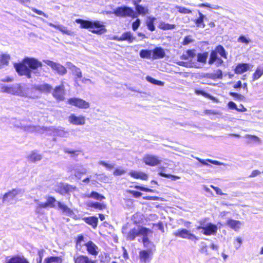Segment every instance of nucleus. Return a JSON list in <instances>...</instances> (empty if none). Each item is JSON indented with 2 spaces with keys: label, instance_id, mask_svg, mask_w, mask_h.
<instances>
[{
  "label": "nucleus",
  "instance_id": "nucleus-1",
  "mask_svg": "<svg viewBox=\"0 0 263 263\" xmlns=\"http://www.w3.org/2000/svg\"><path fill=\"white\" fill-rule=\"evenodd\" d=\"M42 63L34 58L26 57L21 62L14 63V67L20 76H25L27 78H31V74L36 76H41Z\"/></svg>",
  "mask_w": 263,
  "mask_h": 263
},
{
  "label": "nucleus",
  "instance_id": "nucleus-2",
  "mask_svg": "<svg viewBox=\"0 0 263 263\" xmlns=\"http://www.w3.org/2000/svg\"><path fill=\"white\" fill-rule=\"evenodd\" d=\"M76 23L80 24L81 28L88 29L93 33L102 34L106 32V29L103 23L100 21H90L80 18L76 19Z\"/></svg>",
  "mask_w": 263,
  "mask_h": 263
},
{
  "label": "nucleus",
  "instance_id": "nucleus-3",
  "mask_svg": "<svg viewBox=\"0 0 263 263\" xmlns=\"http://www.w3.org/2000/svg\"><path fill=\"white\" fill-rule=\"evenodd\" d=\"M117 16L121 17H137V15L136 14L134 10L127 6H121L117 7L114 11Z\"/></svg>",
  "mask_w": 263,
  "mask_h": 263
},
{
  "label": "nucleus",
  "instance_id": "nucleus-4",
  "mask_svg": "<svg viewBox=\"0 0 263 263\" xmlns=\"http://www.w3.org/2000/svg\"><path fill=\"white\" fill-rule=\"evenodd\" d=\"M43 62L49 66L52 70L60 76H64L67 73L66 67L60 63H58L48 60H44Z\"/></svg>",
  "mask_w": 263,
  "mask_h": 263
},
{
  "label": "nucleus",
  "instance_id": "nucleus-5",
  "mask_svg": "<svg viewBox=\"0 0 263 263\" xmlns=\"http://www.w3.org/2000/svg\"><path fill=\"white\" fill-rule=\"evenodd\" d=\"M173 234L177 237L194 241L195 242L198 240V237H197L194 234H192L190 231L185 229H178L173 233Z\"/></svg>",
  "mask_w": 263,
  "mask_h": 263
},
{
  "label": "nucleus",
  "instance_id": "nucleus-6",
  "mask_svg": "<svg viewBox=\"0 0 263 263\" xmlns=\"http://www.w3.org/2000/svg\"><path fill=\"white\" fill-rule=\"evenodd\" d=\"M23 192L20 189H13L11 191L6 193L3 198V202H7L10 204L15 202V198L17 195L22 194Z\"/></svg>",
  "mask_w": 263,
  "mask_h": 263
},
{
  "label": "nucleus",
  "instance_id": "nucleus-7",
  "mask_svg": "<svg viewBox=\"0 0 263 263\" xmlns=\"http://www.w3.org/2000/svg\"><path fill=\"white\" fill-rule=\"evenodd\" d=\"M197 229L198 230L202 229V231L201 232L204 235L209 236L215 234L217 233L218 228L215 224H212V223H208L206 225L198 226Z\"/></svg>",
  "mask_w": 263,
  "mask_h": 263
},
{
  "label": "nucleus",
  "instance_id": "nucleus-8",
  "mask_svg": "<svg viewBox=\"0 0 263 263\" xmlns=\"http://www.w3.org/2000/svg\"><path fill=\"white\" fill-rule=\"evenodd\" d=\"M143 161L146 165L155 166L160 164L161 160L157 156L152 154H145L143 157Z\"/></svg>",
  "mask_w": 263,
  "mask_h": 263
},
{
  "label": "nucleus",
  "instance_id": "nucleus-9",
  "mask_svg": "<svg viewBox=\"0 0 263 263\" xmlns=\"http://www.w3.org/2000/svg\"><path fill=\"white\" fill-rule=\"evenodd\" d=\"M68 103L81 109H88L90 107V104L88 102L80 98H70L68 100Z\"/></svg>",
  "mask_w": 263,
  "mask_h": 263
},
{
  "label": "nucleus",
  "instance_id": "nucleus-10",
  "mask_svg": "<svg viewBox=\"0 0 263 263\" xmlns=\"http://www.w3.org/2000/svg\"><path fill=\"white\" fill-rule=\"evenodd\" d=\"M147 231L145 227H137L131 229L127 235V239L130 240H133L137 236H140L141 234H145L144 232Z\"/></svg>",
  "mask_w": 263,
  "mask_h": 263
},
{
  "label": "nucleus",
  "instance_id": "nucleus-11",
  "mask_svg": "<svg viewBox=\"0 0 263 263\" xmlns=\"http://www.w3.org/2000/svg\"><path fill=\"white\" fill-rule=\"evenodd\" d=\"M68 121L75 125H83L85 123V118L83 116H77L74 114H71L68 117Z\"/></svg>",
  "mask_w": 263,
  "mask_h": 263
},
{
  "label": "nucleus",
  "instance_id": "nucleus-12",
  "mask_svg": "<svg viewBox=\"0 0 263 263\" xmlns=\"http://www.w3.org/2000/svg\"><path fill=\"white\" fill-rule=\"evenodd\" d=\"M66 66L71 71L72 74L76 77V81L82 78V73L79 68L77 67L70 62H67L66 63Z\"/></svg>",
  "mask_w": 263,
  "mask_h": 263
},
{
  "label": "nucleus",
  "instance_id": "nucleus-13",
  "mask_svg": "<svg viewBox=\"0 0 263 263\" xmlns=\"http://www.w3.org/2000/svg\"><path fill=\"white\" fill-rule=\"evenodd\" d=\"M53 97L59 101L63 100L64 99V86L63 84L57 86L53 91Z\"/></svg>",
  "mask_w": 263,
  "mask_h": 263
},
{
  "label": "nucleus",
  "instance_id": "nucleus-14",
  "mask_svg": "<svg viewBox=\"0 0 263 263\" xmlns=\"http://www.w3.org/2000/svg\"><path fill=\"white\" fill-rule=\"evenodd\" d=\"M47 24L52 27H53L58 30H59L60 31H61L62 33L68 35L72 36L73 35V32L72 31L68 29L67 27L62 25H55L51 23H47Z\"/></svg>",
  "mask_w": 263,
  "mask_h": 263
},
{
  "label": "nucleus",
  "instance_id": "nucleus-15",
  "mask_svg": "<svg viewBox=\"0 0 263 263\" xmlns=\"http://www.w3.org/2000/svg\"><path fill=\"white\" fill-rule=\"evenodd\" d=\"M76 188V186L68 184L62 183L59 186L58 192L62 195H65L74 191Z\"/></svg>",
  "mask_w": 263,
  "mask_h": 263
},
{
  "label": "nucleus",
  "instance_id": "nucleus-16",
  "mask_svg": "<svg viewBox=\"0 0 263 263\" xmlns=\"http://www.w3.org/2000/svg\"><path fill=\"white\" fill-rule=\"evenodd\" d=\"M165 55L164 50L161 47H156L152 50V59L154 60L162 59Z\"/></svg>",
  "mask_w": 263,
  "mask_h": 263
},
{
  "label": "nucleus",
  "instance_id": "nucleus-17",
  "mask_svg": "<svg viewBox=\"0 0 263 263\" xmlns=\"http://www.w3.org/2000/svg\"><path fill=\"white\" fill-rule=\"evenodd\" d=\"M16 126L21 127L25 131L28 132H34L39 131L40 127L39 126H34L31 125H25L24 123H20L18 124H16Z\"/></svg>",
  "mask_w": 263,
  "mask_h": 263
},
{
  "label": "nucleus",
  "instance_id": "nucleus-18",
  "mask_svg": "<svg viewBox=\"0 0 263 263\" xmlns=\"http://www.w3.org/2000/svg\"><path fill=\"white\" fill-rule=\"evenodd\" d=\"M85 245L89 254L92 255H97L98 254V248L93 242L89 241L85 243Z\"/></svg>",
  "mask_w": 263,
  "mask_h": 263
},
{
  "label": "nucleus",
  "instance_id": "nucleus-19",
  "mask_svg": "<svg viewBox=\"0 0 263 263\" xmlns=\"http://www.w3.org/2000/svg\"><path fill=\"white\" fill-rule=\"evenodd\" d=\"M128 174L135 179H140L142 180H147L148 179V175L142 172L132 171Z\"/></svg>",
  "mask_w": 263,
  "mask_h": 263
},
{
  "label": "nucleus",
  "instance_id": "nucleus-20",
  "mask_svg": "<svg viewBox=\"0 0 263 263\" xmlns=\"http://www.w3.org/2000/svg\"><path fill=\"white\" fill-rule=\"evenodd\" d=\"M199 17L193 20L197 27H200L204 28L205 26V24L204 23V20L206 19V17L205 15L203 14L199 11H198Z\"/></svg>",
  "mask_w": 263,
  "mask_h": 263
},
{
  "label": "nucleus",
  "instance_id": "nucleus-21",
  "mask_svg": "<svg viewBox=\"0 0 263 263\" xmlns=\"http://www.w3.org/2000/svg\"><path fill=\"white\" fill-rule=\"evenodd\" d=\"M227 224L235 231H238L240 229L242 223L239 220L229 219L227 220Z\"/></svg>",
  "mask_w": 263,
  "mask_h": 263
},
{
  "label": "nucleus",
  "instance_id": "nucleus-22",
  "mask_svg": "<svg viewBox=\"0 0 263 263\" xmlns=\"http://www.w3.org/2000/svg\"><path fill=\"white\" fill-rule=\"evenodd\" d=\"M249 69V65L247 63H239L238 64L234 71L236 74H241L247 71Z\"/></svg>",
  "mask_w": 263,
  "mask_h": 263
},
{
  "label": "nucleus",
  "instance_id": "nucleus-23",
  "mask_svg": "<svg viewBox=\"0 0 263 263\" xmlns=\"http://www.w3.org/2000/svg\"><path fill=\"white\" fill-rule=\"evenodd\" d=\"M83 220L89 225L92 226L95 229L98 225V219L97 217L91 216L88 217H84Z\"/></svg>",
  "mask_w": 263,
  "mask_h": 263
},
{
  "label": "nucleus",
  "instance_id": "nucleus-24",
  "mask_svg": "<svg viewBox=\"0 0 263 263\" xmlns=\"http://www.w3.org/2000/svg\"><path fill=\"white\" fill-rule=\"evenodd\" d=\"M74 263H95V261L89 259L87 256L80 255L74 257Z\"/></svg>",
  "mask_w": 263,
  "mask_h": 263
},
{
  "label": "nucleus",
  "instance_id": "nucleus-25",
  "mask_svg": "<svg viewBox=\"0 0 263 263\" xmlns=\"http://www.w3.org/2000/svg\"><path fill=\"white\" fill-rule=\"evenodd\" d=\"M196 159L197 160H198L199 161V162H200L202 164L207 165V166H212L210 164L206 163V162H209L211 163L212 164H213L214 165H227L222 162H220L216 161V160H212L211 159H207V160H205L201 159L198 157H196Z\"/></svg>",
  "mask_w": 263,
  "mask_h": 263
},
{
  "label": "nucleus",
  "instance_id": "nucleus-26",
  "mask_svg": "<svg viewBox=\"0 0 263 263\" xmlns=\"http://www.w3.org/2000/svg\"><path fill=\"white\" fill-rule=\"evenodd\" d=\"M151 251L143 250L139 252V258L141 262L147 263L148 261Z\"/></svg>",
  "mask_w": 263,
  "mask_h": 263
},
{
  "label": "nucleus",
  "instance_id": "nucleus-27",
  "mask_svg": "<svg viewBox=\"0 0 263 263\" xmlns=\"http://www.w3.org/2000/svg\"><path fill=\"white\" fill-rule=\"evenodd\" d=\"M36 88L37 90L45 93L49 92L52 89L51 86L48 84L39 85Z\"/></svg>",
  "mask_w": 263,
  "mask_h": 263
},
{
  "label": "nucleus",
  "instance_id": "nucleus-28",
  "mask_svg": "<svg viewBox=\"0 0 263 263\" xmlns=\"http://www.w3.org/2000/svg\"><path fill=\"white\" fill-rule=\"evenodd\" d=\"M121 41H127L129 43H132L135 39L133 34L130 32L123 33L121 36Z\"/></svg>",
  "mask_w": 263,
  "mask_h": 263
},
{
  "label": "nucleus",
  "instance_id": "nucleus-29",
  "mask_svg": "<svg viewBox=\"0 0 263 263\" xmlns=\"http://www.w3.org/2000/svg\"><path fill=\"white\" fill-rule=\"evenodd\" d=\"M42 156L36 152H32L28 156V160L31 162H36L41 160Z\"/></svg>",
  "mask_w": 263,
  "mask_h": 263
},
{
  "label": "nucleus",
  "instance_id": "nucleus-30",
  "mask_svg": "<svg viewBox=\"0 0 263 263\" xmlns=\"http://www.w3.org/2000/svg\"><path fill=\"white\" fill-rule=\"evenodd\" d=\"M206 77L212 79H221L222 78V72L220 69H217L215 73H206Z\"/></svg>",
  "mask_w": 263,
  "mask_h": 263
},
{
  "label": "nucleus",
  "instance_id": "nucleus-31",
  "mask_svg": "<svg viewBox=\"0 0 263 263\" xmlns=\"http://www.w3.org/2000/svg\"><path fill=\"white\" fill-rule=\"evenodd\" d=\"M135 9L139 15H145L149 13V10L146 7L139 5L135 7Z\"/></svg>",
  "mask_w": 263,
  "mask_h": 263
},
{
  "label": "nucleus",
  "instance_id": "nucleus-32",
  "mask_svg": "<svg viewBox=\"0 0 263 263\" xmlns=\"http://www.w3.org/2000/svg\"><path fill=\"white\" fill-rule=\"evenodd\" d=\"M139 55L141 58L150 59L152 57V50L142 49L140 51Z\"/></svg>",
  "mask_w": 263,
  "mask_h": 263
},
{
  "label": "nucleus",
  "instance_id": "nucleus-33",
  "mask_svg": "<svg viewBox=\"0 0 263 263\" xmlns=\"http://www.w3.org/2000/svg\"><path fill=\"white\" fill-rule=\"evenodd\" d=\"M196 56L194 50H188L186 51V53L183 54L181 56V59L184 60H187L190 59L194 58Z\"/></svg>",
  "mask_w": 263,
  "mask_h": 263
},
{
  "label": "nucleus",
  "instance_id": "nucleus-34",
  "mask_svg": "<svg viewBox=\"0 0 263 263\" xmlns=\"http://www.w3.org/2000/svg\"><path fill=\"white\" fill-rule=\"evenodd\" d=\"M43 209H46V205L43 202L38 201L35 210V213L40 215L44 214V211Z\"/></svg>",
  "mask_w": 263,
  "mask_h": 263
},
{
  "label": "nucleus",
  "instance_id": "nucleus-35",
  "mask_svg": "<svg viewBox=\"0 0 263 263\" xmlns=\"http://www.w3.org/2000/svg\"><path fill=\"white\" fill-rule=\"evenodd\" d=\"M62 259L60 257L58 256H51L48 258H46L44 263H61Z\"/></svg>",
  "mask_w": 263,
  "mask_h": 263
},
{
  "label": "nucleus",
  "instance_id": "nucleus-36",
  "mask_svg": "<svg viewBox=\"0 0 263 263\" xmlns=\"http://www.w3.org/2000/svg\"><path fill=\"white\" fill-rule=\"evenodd\" d=\"M87 198H91L98 200H102L105 199V197L96 192H92L90 194L85 196Z\"/></svg>",
  "mask_w": 263,
  "mask_h": 263
},
{
  "label": "nucleus",
  "instance_id": "nucleus-37",
  "mask_svg": "<svg viewBox=\"0 0 263 263\" xmlns=\"http://www.w3.org/2000/svg\"><path fill=\"white\" fill-rule=\"evenodd\" d=\"M20 96H25L26 93L25 92L22 86L20 85L16 84L14 85V95Z\"/></svg>",
  "mask_w": 263,
  "mask_h": 263
},
{
  "label": "nucleus",
  "instance_id": "nucleus-38",
  "mask_svg": "<svg viewBox=\"0 0 263 263\" xmlns=\"http://www.w3.org/2000/svg\"><path fill=\"white\" fill-rule=\"evenodd\" d=\"M57 203L59 208L60 209L63 213L68 215H70L72 213V211L67 205H65L63 203L58 201L57 202Z\"/></svg>",
  "mask_w": 263,
  "mask_h": 263
},
{
  "label": "nucleus",
  "instance_id": "nucleus-39",
  "mask_svg": "<svg viewBox=\"0 0 263 263\" xmlns=\"http://www.w3.org/2000/svg\"><path fill=\"white\" fill-rule=\"evenodd\" d=\"M56 199L53 197H49L47 198L46 202H43L46 205V208H54L55 206V203L56 202Z\"/></svg>",
  "mask_w": 263,
  "mask_h": 263
},
{
  "label": "nucleus",
  "instance_id": "nucleus-40",
  "mask_svg": "<svg viewBox=\"0 0 263 263\" xmlns=\"http://www.w3.org/2000/svg\"><path fill=\"white\" fill-rule=\"evenodd\" d=\"M208 57V53L205 52L197 54V61L200 63H205Z\"/></svg>",
  "mask_w": 263,
  "mask_h": 263
},
{
  "label": "nucleus",
  "instance_id": "nucleus-41",
  "mask_svg": "<svg viewBox=\"0 0 263 263\" xmlns=\"http://www.w3.org/2000/svg\"><path fill=\"white\" fill-rule=\"evenodd\" d=\"M178 64L180 66L186 67H195L198 68L197 66L196 63L193 62L192 60L189 62H185L183 61H180L178 62Z\"/></svg>",
  "mask_w": 263,
  "mask_h": 263
},
{
  "label": "nucleus",
  "instance_id": "nucleus-42",
  "mask_svg": "<svg viewBox=\"0 0 263 263\" xmlns=\"http://www.w3.org/2000/svg\"><path fill=\"white\" fill-rule=\"evenodd\" d=\"M155 20V17H149L148 20L146 22L148 29L151 31H153L155 30V27L154 25V22Z\"/></svg>",
  "mask_w": 263,
  "mask_h": 263
},
{
  "label": "nucleus",
  "instance_id": "nucleus-43",
  "mask_svg": "<svg viewBox=\"0 0 263 263\" xmlns=\"http://www.w3.org/2000/svg\"><path fill=\"white\" fill-rule=\"evenodd\" d=\"M159 27L163 30H169L175 28V25L161 22L159 25Z\"/></svg>",
  "mask_w": 263,
  "mask_h": 263
},
{
  "label": "nucleus",
  "instance_id": "nucleus-44",
  "mask_svg": "<svg viewBox=\"0 0 263 263\" xmlns=\"http://www.w3.org/2000/svg\"><path fill=\"white\" fill-rule=\"evenodd\" d=\"M263 74V67H259L257 68L253 76V80L258 79Z\"/></svg>",
  "mask_w": 263,
  "mask_h": 263
},
{
  "label": "nucleus",
  "instance_id": "nucleus-45",
  "mask_svg": "<svg viewBox=\"0 0 263 263\" xmlns=\"http://www.w3.org/2000/svg\"><path fill=\"white\" fill-rule=\"evenodd\" d=\"M10 60V56L8 54H3L1 55L0 63L3 67L4 65H7Z\"/></svg>",
  "mask_w": 263,
  "mask_h": 263
},
{
  "label": "nucleus",
  "instance_id": "nucleus-46",
  "mask_svg": "<svg viewBox=\"0 0 263 263\" xmlns=\"http://www.w3.org/2000/svg\"><path fill=\"white\" fill-rule=\"evenodd\" d=\"M214 50L216 51V53H219L221 55V57L224 58V59L227 58V53L224 48L221 45H218V46H217L215 50Z\"/></svg>",
  "mask_w": 263,
  "mask_h": 263
},
{
  "label": "nucleus",
  "instance_id": "nucleus-47",
  "mask_svg": "<svg viewBox=\"0 0 263 263\" xmlns=\"http://www.w3.org/2000/svg\"><path fill=\"white\" fill-rule=\"evenodd\" d=\"M218 59L216 51L212 50L210 53V59L209 60V64L210 65L213 64Z\"/></svg>",
  "mask_w": 263,
  "mask_h": 263
},
{
  "label": "nucleus",
  "instance_id": "nucleus-48",
  "mask_svg": "<svg viewBox=\"0 0 263 263\" xmlns=\"http://www.w3.org/2000/svg\"><path fill=\"white\" fill-rule=\"evenodd\" d=\"M146 231L143 234H141V236H143L142 238V242L144 246H145L147 243L149 242L148 238V235L149 233H152V230H151L149 229H147L146 228Z\"/></svg>",
  "mask_w": 263,
  "mask_h": 263
},
{
  "label": "nucleus",
  "instance_id": "nucleus-49",
  "mask_svg": "<svg viewBox=\"0 0 263 263\" xmlns=\"http://www.w3.org/2000/svg\"><path fill=\"white\" fill-rule=\"evenodd\" d=\"M54 133L57 136L62 137H67L68 136V133L62 128H55Z\"/></svg>",
  "mask_w": 263,
  "mask_h": 263
},
{
  "label": "nucleus",
  "instance_id": "nucleus-50",
  "mask_svg": "<svg viewBox=\"0 0 263 263\" xmlns=\"http://www.w3.org/2000/svg\"><path fill=\"white\" fill-rule=\"evenodd\" d=\"M175 8H176V9H177L178 10V11L180 13L185 14H191L192 12L191 10L187 9L184 7L176 6Z\"/></svg>",
  "mask_w": 263,
  "mask_h": 263
},
{
  "label": "nucleus",
  "instance_id": "nucleus-51",
  "mask_svg": "<svg viewBox=\"0 0 263 263\" xmlns=\"http://www.w3.org/2000/svg\"><path fill=\"white\" fill-rule=\"evenodd\" d=\"M146 80L148 82H149L152 84H155L157 85H159V86H162V85H163V84H164L163 82H162V81L157 80L150 76H147L146 77Z\"/></svg>",
  "mask_w": 263,
  "mask_h": 263
},
{
  "label": "nucleus",
  "instance_id": "nucleus-52",
  "mask_svg": "<svg viewBox=\"0 0 263 263\" xmlns=\"http://www.w3.org/2000/svg\"><path fill=\"white\" fill-rule=\"evenodd\" d=\"M1 91L2 92L14 95V85L11 87L3 86L1 88Z\"/></svg>",
  "mask_w": 263,
  "mask_h": 263
},
{
  "label": "nucleus",
  "instance_id": "nucleus-53",
  "mask_svg": "<svg viewBox=\"0 0 263 263\" xmlns=\"http://www.w3.org/2000/svg\"><path fill=\"white\" fill-rule=\"evenodd\" d=\"M159 175L163 177L167 178H170L172 180H176L177 179H180V177L177 176H175L171 174H166L165 173L161 172L159 173Z\"/></svg>",
  "mask_w": 263,
  "mask_h": 263
},
{
  "label": "nucleus",
  "instance_id": "nucleus-54",
  "mask_svg": "<svg viewBox=\"0 0 263 263\" xmlns=\"http://www.w3.org/2000/svg\"><path fill=\"white\" fill-rule=\"evenodd\" d=\"M198 6L199 7H208V8L213 9H219V8H220V7L218 5H212L208 3L200 4H199Z\"/></svg>",
  "mask_w": 263,
  "mask_h": 263
},
{
  "label": "nucleus",
  "instance_id": "nucleus-55",
  "mask_svg": "<svg viewBox=\"0 0 263 263\" xmlns=\"http://www.w3.org/2000/svg\"><path fill=\"white\" fill-rule=\"evenodd\" d=\"M64 151L65 153L71 155V156L72 157L77 156L80 152L79 151L70 150L67 148H65Z\"/></svg>",
  "mask_w": 263,
  "mask_h": 263
},
{
  "label": "nucleus",
  "instance_id": "nucleus-56",
  "mask_svg": "<svg viewBox=\"0 0 263 263\" xmlns=\"http://www.w3.org/2000/svg\"><path fill=\"white\" fill-rule=\"evenodd\" d=\"M230 95L237 100L242 101L245 99V97L243 95L237 92H230Z\"/></svg>",
  "mask_w": 263,
  "mask_h": 263
},
{
  "label": "nucleus",
  "instance_id": "nucleus-57",
  "mask_svg": "<svg viewBox=\"0 0 263 263\" xmlns=\"http://www.w3.org/2000/svg\"><path fill=\"white\" fill-rule=\"evenodd\" d=\"M238 42L248 44L250 42V40L243 35H241L238 39Z\"/></svg>",
  "mask_w": 263,
  "mask_h": 263
},
{
  "label": "nucleus",
  "instance_id": "nucleus-58",
  "mask_svg": "<svg viewBox=\"0 0 263 263\" xmlns=\"http://www.w3.org/2000/svg\"><path fill=\"white\" fill-rule=\"evenodd\" d=\"M99 164L100 165H103V166L106 167V168H107L108 169H109V170L112 169L114 167V164H108L104 161H99Z\"/></svg>",
  "mask_w": 263,
  "mask_h": 263
},
{
  "label": "nucleus",
  "instance_id": "nucleus-59",
  "mask_svg": "<svg viewBox=\"0 0 263 263\" xmlns=\"http://www.w3.org/2000/svg\"><path fill=\"white\" fill-rule=\"evenodd\" d=\"M140 25V20L137 18L132 24V28L133 30H136Z\"/></svg>",
  "mask_w": 263,
  "mask_h": 263
},
{
  "label": "nucleus",
  "instance_id": "nucleus-60",
  "mask_svg": "<svg viewBox=\"0 0 263 263\" xmlns=\"http://www.w3.org/2000/svg\"><path fill=\"white\" fill-rule=\"evenodd\" d=\"M125 173H126L125 171H124L123 170L120 169V168H116L114 172V175L115 176H121L122 175L124 174Z\"/></svg>",
  "mask_w": 263,
  "mask_h": 263
},
{
  "label": "nucleus",
  "instance_id": "nucleus-61",
  "mask_svg": "<svg viewBox=\"0 0 263 263\" xmlns=\"http://www.w3.org/2000/svg\"><path fill=\"white\" fill-rule=\"evenodd\" d=\"M135 188L136 189L139 190L140 191H144V192H154V191L153 190H152V189H149L148 188L143 187V186H139V185H136L135 186Z\"/></svg>",
  "mask_w": 263,
  "mask_h": 263
},
{
  "label": "nucleus",
  "instance_id": "nucleus-62",
  "mask_svg": "<svg viewBox=\"0 0 263 263\" xmlns=\"http://www.w3.org/2000/svg\"><path fill=\"white\" fill-rule=\"evenodd\" d=\"M94 208L99 210H103L106 208V206L103 203L95 202Z\"/></svg>",
  "mask_w": 263,
  "mask_h": 263
},
{
  "label": "nucleus",
  "instance_id": "nucleus-63",
  "mask_svg": "<svg viewBox=\"0 0 263 263\" xmlns=\"http://www.w3.org/2000/svg\"><path fill=\"white\" fill-rule=\"evenodd\" d=\"M31 10L34 12L35 13H36V14H39V15H43L44 17L47 18L48 17V15H47L46 14H45L44 12H43V11H41V10H37V9L36 8H31Z\"/></svg>",
  "mask_w": 263,
  "mask_h": 263
},
{
  "label": "nucleus",
  "instance_id": "nucleus-64",
  "mask_svg": "<svg viewBox=\"0 0 263 263\" xmlns=\"http://www.w3.org/2000/svg\"><path fill=\"white\" fill-rule=\"evenodd\" d=\"M128 192L132 194L135 198H138L142 196V193L138 191L129 190Z\"/></svg>",
  "mask_w": 263,
  "mask_h": 263
}]
</instances>
